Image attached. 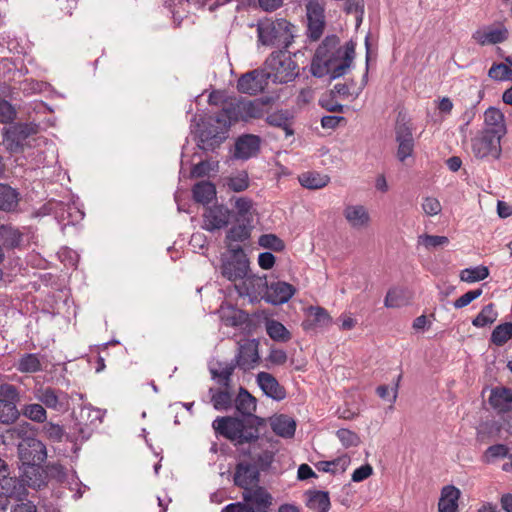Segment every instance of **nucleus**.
<instances>
[{
  "label": "nucleus",
  "mask_w": 512,
  "mask_h": 512,
  "mask_svg": "<svg viewBox=\"0 0 512 512\" xmlns=\"http://www.w3.org/2000/svg\"><path fill=\"white\" fill-rule=\"evenodd\" d=\"M354 57L355 43L349 41L341 48L337 36H328L316 49L310 70L318 78L328 74L333 79L339 78L351 66Z\"/></svg>",
  "instance_id": "f257e3e1"
},
{
  "label": "nucleus",
  "mask_w": 512,
  "mask_h": 512,
  "mask_svg": "<svg viewBox=\"0 0 512 512\" xmlns=\"http://www.w3.org/2000/svg\"><path fill=\"white\" fill-rule=\"evenodd\" d=\"M262 116L263 104L261 102L229 97L224 101L221 111L217 113L214 120L221 131H227L233 123L259 119Z\"/></svg>",
  "instance_id": "f03ea898"
},
{
  "label": "nucleus",
  "mask_w": 512,
  "mask_h": 512,
  "mask_svg": "<svg viewBox=\"0 0 512 512\" xmlns=\"http://www.w3.org/2000/svg\"><path fill=\"white\" fill-rule=\"evenodd\" d=\"M292 25L286 19H265L257 25L258 41L265 46H280L285 48L293 37Z\"/></svg>",
  "instance_id": "7ed1b4c3"
},
{
  "label": "nucleus",
  "mask_w": 512,
  "mask_h": 512,
  "mask_svg": "<svg viewBox=\"0 0 512 512\" xmlns=\"http://www.w3.org/2000/svg\"><path fill=\"white\" fill-rule=\"evenodd\" d=\"M265 70L274 83H288L298 75V64L287 50L271 53L265 61Z\"/></svg>",
  "instance_id": "20e7f679"
},
{
  "label": "nucleus",
  "mask_w": 512,
  "mask_h": 512,
  "mask_svg": "<svg viewBox=\"0 0 512 512\" xmlns=\"http://www.w3.org/2000/svg\"><path fill=\"white\" fill-rule=\"evenodd\" d=\"M40 125L35 122L10 123V126L2 130L3 140L6 149L10 153H22L25 147V141L32 135L39 132Z\"/></svg>",
  "instance_id": "39448f33"
},
{
  "label": "nucleus",
  "mask_w": 512,
  "mask_h": 512,
  "mask_svg": "<svg viewBox=\"0 0 512 512\" xmlns=\"http://www.w3.org/2000/svg\"><path fill=\"white\" fill-rule=\"evenodd\" d=\"M250 444V458L259 471H267L272 463L276 453L279 450V441L269 437H259L254 435Z\"/></svg>",
  "instance_id": "423d86ee"
},
{
  "label": "nucleus",
  "mask_w": 512,
  "mask_h": 512,
  "mask_svg": "<svg viewBox=\"0 0 512 512\" xmlns=\"http://www.w3.org/2000/svg\"><path fill=\"white\" fill-rule=\"evenodd\" d=\"M501 138L493 132L480 130L471 137V153L480 160L498 159L502 152Z\"/></svg>",
  "instance_id": "0eeeda50"
},
{
  "label": "nucleus",
  "mask_w": 512,
  "mask_h": 512,
  "mask_svg": "<svg viewBox=\"0 0 512 512\" xmlns=\"http://www.w3.org/2000/svg\"><path fill=\"white\" fill-rule=\"evenodd\" d=\"M212 426L217 434L236 445L250 443L254 439L253 431H247L244 422L235 417H218L213 421Z\"/></svg>",
  "instance_id": "6e6552de"
},
{
  "label": "nucleus",
  "mask_w": 512,
  "mask_h": 512,
  "mask_svg": "<svg viewBox=\"0 0 512 512\" xmlns=\"http://www.w3.org/2000/svg\"><path fill=\"white\" fill-rule=\"evenodd\" d=\"M18 401L19 393L14 385H0V423L8 425L18 419L20 415L16 407Z\"/></svg>",
  "instance_id": "1a4fd4ad"
},
{
  "label": "nucleus",
  "mask_w": 512,
  "mask_h": 512,
  "mask_svg": "<svg viewBox=\"0 0 512 512\" xmlns=\"http://www.w3.org/2000/svg\"><path fill=\"white\" fill-rule=\"evenodd\" d=\"M232 258L221 267L223 277L230 281L243 280L249 271V262L241 246L229 245Z\"/></svg>",
  "instance_id": "9d476101"
},
{
  "label": "nucleus",
  "mask_w": 512,
  "mask_h": 512,
  "mask_svg": "<svg viewBox=\"0 0 512 512\" xmlns=\"http://www.w3.org/2000/svg\"><path fill=\"white\" fill-rule=\"evenodd\" d=\"M19 455L24 464L41 466L47 459L46 445L39 439L28 438L19 445Z\"/></svg>",
  "instance_id": "9b49d317"
},
{
  "label": "nucleus",
  "mask_w": 512,
  "mask_h": 512,
  "mask_svg": "<svg viewBox=\"0 0 512 512\" xmlns=\"http://www.w3.org/2000/svg\"><path fill=\"white\" fill-rule=\"evenodd\" d=\"M269 75L265 69H255L243 74L237 81L239 92L256 95L268 85Z\"/></svg>",
  "instance_id": "f8f14e48"
},
{
  "label": "nucleus",
  "mask_w": 512,
  "mask_h": 512,
  "mask_svg": "<svg viewBox=\"0 0 512 512\" xmlns=\"http://www.w3.org/2000/svg\"><path fill=\"white\" fill-rule=\"evenodd\" d=\"M268 281L266 276L246 275L236 286L241 296H248L251 301L265 300Z\"/></svg>",
  "instance_id": "ddd939ff"
},
{
  "label": "nucleus",
  "mask_w": 512,
  "mask_h": 512,
  "mask_svg": "<svg viewBox=\"0 0 512 512\" xmlns=\"http://www.w3.org/2000/svg\"><path fill=\"white\" fill-rule=\"evenodd\" d=\"M35 398L49 409L64 411L69 405L66 392L52 387H40L35 391Z\"/></svg>",
  "instance_id": "4468645a"
},
{
  "label": "nucleus",
  "mask_w": 512,
  "mask_h": 512,
  "mask_svg": "<svg viewBox=\"0 0 512 512\" xmlns=\"http://www.w3.org/2000/svg\"><path fill=\"white\" fill-rule=\"evenodd\" d=\"M259 343L255 339L247 340L240 344L235 357L236 366L243 371L254 369L260 362Z\"/></svg>",
  "instance_id": "2eb2a0df"
},
{
  "label": "nucleus",
  "mask_w": 512,
  "mask_h": 512,
  "mask_svg": "<svg viewBox=\"0 0 512 512\" xmlns=\"http://www.w3.org/2000/svg\"><path fill=\"white\" fill-rule=\"evenodd\" d=\"M308 20V36L311 40H318L325 28L324 8L317 1H309L306 5Z\"/></svg>",
  "instance_id": "dca6fc26"
},
{
  "label": "nucleus",
  "mask_w": 512,
  "mask_h": 512,
  "mask_svg": "<svg viewBox=\"0 0 512 512\" xmlns=\"http://www.w3.org/2000/svg\"><path fill=\"white\" fill-rule=\"evenodd\" d=\"M508 37L509 31L502 24L487 26L472 34V39L481 46L503 43Z\"/></svg>",
  "instance_id": "f3484780"
},
{
  "label": "nucleus",
  "mask_w": 512,
  "mask_h": 512,
  "mask_svg": "<svg viewBox=\"0 0 512 512\" xmlns=\"http://www.w3.org/2000/svg\"><path fill=\"white\" fill-rule=\"evenodd\" d=\"M296 288L285 281L268 283L265 301L273 305L288 302L295 294Z\"/></svg>",
  "instance_id": "a211bd4d"
},
{
  "label": "nucleus",
  "mask_w": 512,
  "mask_h": 512,
  "mask_svg": "<svg viewBox=\"0 0 512 512\" xmlns=\"http://www.w3.org/2000/svg\"><path fill=\"white\" fill-rule=\"evenodd\" d=\"M259 470L248 462H240L234 472V483L244 490L256 486L259 483Z\"/></svg>",
  "instance_id": "6ab92c4d"
},
{
  "label": "nucleus",
  "mask_w": 512,
  "mask_h": 512,
  "mask_svg": "<svg viewBox=\"0 0 512 512\" xmlns=\"http://www.w3.org/2000/svg\"><path fill=\"white\" fill-rule=\"evenodd\" d=\"M231 212L223 205H215L206 209L204 217V228L208 231L224 228L228 225Z\"/></svg>",
  "instance_id": "aec40b11"
},
{
  "label": "nucleus",
  "mask_w": 512,
  "mask_h": 512,
  "mask_svg": "<svg viewBox=\"0 0 512 512\" xmlns=\"http://www.w3.org/2000/svg\"><path fill=\"white\" fill-rule=\"evenodd\" d=\"M256 381L263 393L273 400L281 401L286 397V389L268 372H259Z\"/></svg>",
  "instance_id": "412c9836"
},
{
  "label": "nucleus",
  "mask_w": 512,
  "mask_h": 512,
  "mask_svg": "<svg viewBox=\"0 0 512 512\" xmlns=\"http://www.w3.org/2000/svg\"><path fill=\"white\" fill-rule=\"evenodd\" d=\"M243 500L255 509V512L264 511L271 505L272 497L265 488L258 486L244 490Z\"/></svg>",
  "instance_id": "4be33fe9"
},
{
  "label": "nucleus",
  "mask_w": 512,
  "mask_h": 512,
  "mask_svg": "<svg viewBox=\"0 0 512 512\" xmlns=\"http://www.w3.org/2000/svg\"><path fill=\"white\" fill-rule=\"evenodd\" d=\"M260 149V138L247 134L239 137L235 143L234 156L237 159L247 160L255 156Z\"/></svg>",
  "instance_id": "5701e85b"
},
{
  "label": "nucleus",
  "mask_w": 512,
  "mask_h": 512,
  "mask_svg": "<svg viewBox=\"0 0 512 512\" xmlns=\"http://www.w3.org/2000/svg\"><path fill=\"white\" fill-rule=\"evenodd\" d=\"M0 239L2 251L5 249H21L24 246V233L11 224H2L0 226Z\"/></svg>",
  "instance_id": "b1692460"
},
{
  "label": "nucleus",
  "mask_w": 512,
  "mask_h": 512,
  "mask_svg": "<svg viewBox=\"0 0 512 512\" xmlns=\"http://www.w3.org/2000/svg\"><path fill=\"white\" fill-rule=\"evenodd\" d=\"M21 195L19 191L9 184L0 183V211L6 213H19Z\"/></svg>",
  "instance_id": "393cba45"
},
{
  "label": "nucleus",
  "mask_w": 512,
  "mask_h": 512,
  "mask_svg": "<svg viewBox=\"0 0 512 512\" xmlns=\"http://www.w3.org/2000/svg\"><path fill=\"white\" fill-rule=\"evenodd\" d=\"M369 60V55L367 54V61ZM368 77V63L366 64V72L363 76L362 82L360 85H357L353 80L346 83H337L334 85V88L331 90V94H335L341 99L345 100L348 98L356 99L363 88L367 83Z\"/></svg>",
  "instance_id": "a878e982"
},
{
  "label": "nucleus",
  "mask_w": 512,
  "mask_h": 512,
  "mask_svg": "<svg viewBox=\"0 0 512 512\" xmlns=\"http://www.w3.org/2000/svg\"><path fill=\"white\" fill-rule=\"evenodd\" d=\"M343 215L349 225L354 229H362L369 225L370 215L363 205H348Z\"/></svg>",
  "instance_id": "bb28decb"
},
{
  "label": "nucleus",
  "mask_w": 512,
  "mask_h": 512,
  "mask_svg": "<svg viewBox=\"0 0 512 512\" xmlns=\"http://www.w3.org/2000/svg\"><path fill=\"white\" fill-rule=\"evenodd\" d=\"M484 123L486 125L484 131H490L502 137L506 134L504 115L499 109L489 107L484 113Z\"/></svg>",
  "instance_id": "cd10ccee"
},
{
  "label": "nucleus",
  "mask_w": 512,
  "mask_h": 512,
  "mask_svg": "<svg viewBox=\"0 0 512 512\" xmlns=\"http://www.w3.org/2000/svg\"><path fill=\"white\" fill-rule=\"evenodd\" d=\"M489 404L499 412H506L512 408V389L495 387L491 390Z\"/></svg>",
  "instance_id": "c85d7f7f"
},
{
  "label": "nucleus",
  "mask_w": 512,
  "mask_h": 512,
  "mask_svg": "<svg viewBox=\"0 0 512 512\" xmlns=\"http://www.w3.org/2000/svg\"><path fill=\"white\" fill-rule=\"evenodd\" d=\"M460 490L453 485L444 486L438 502L439 512H457Z\"/></svg>",
  "instance_id": "c756f323"
},
{
  "label": "nucleus",
  "mask_w": 512,
  "mask_h": 512,
  "mask_svg": "<svg viewBox=\"0 0 512 512\" xmlns=\"http://www.w3.org/2000/svg\"><path fill=\"white\" fill-rule=\"evenodd\" d=\"M1 488L5 495H2L7 500L9 497H14L21 500L26 495L25 482L16 477H8L6 474L0 478Z\"/></svg>",
  "instance_id": "7c9ffc66"
},
{
  "label": "nucleus",
  "mask_w": 512,
  "mask_h": 512,
  "mask_svg": "<svg viewBox=\"0 0 512 512\" xmlns=\"http://www.w3.org/2000/svg\"><path fill=\"white\" fill-rule=\"evenodd\" d=\"M236 410L243 416H252L256 411L257 401L245 388L239 389L234 400Z\"/></svg>",
  "instance_id": "2f4dec72"
},
{
  "label": "nucleus",
  "mask_w": 512,
  "mask_h": 512,
  "mask_svg": "<svg viewBox=\"0 0 512 512\" xmlns=\"http://www.w3.org/2000/svg\"><path fill=\"white\" fill-rule=\"evenodd\" d=\"M273 432L283 438H292L296 430V422L287 415L276 416L271 421Z\"/></svg>",
  "instance_id": "473e14b6"
},
{
  "label": "nucleus",
  "mask_w": 512,
  "mask_h": 512,
  "mask_svg": "<svg viewBox=\"0 0 512 512\" xmlns=\"http://www.w3.org/2000/svg\"><path fill=\"white\" fill-rule=\"evenodd\" d=\"M192 194L197 203L208 204L216 197V187L210 181H200L193 186Z\"/></svg>",
  "instance_id": "72a5a7b5"
},
{
  "label": "nucleus",
  "mask_w": 512,
  "mask_h": 512,
  "mask_svg": "<svg viewBox=\"0 0 512 512\" xmlns=\"http://www.w3.org/2000/svg\"><path fill=\"white\" fill-rule=\"evenodd\" d=\"M306 505L314 512H328L330 509V498L328 492L309 491Z\"/></svg>",
  "instance_id": "f704fd0d"
},
{
  "label": "nucleus",
  "mask_w": 512,
  "mask_h": 512,
  "mask_svg": "<svg viewBox=\"0 0 512 512\" xmlns=\"http://www.w3.org/2000/svg\"><path fill=\"white\" fill-rule=\"evenodd\" d=\"M410 302V296L408 292L403 288H391L388 290L384 305L387 308H400L406 306Z\"/></svg>",
  "instance_id": "c9c22d12"
},
{
  "label": "nucleus",
  "mask_w": 512,
  "mask_h": 512,
  "mask_svg": "<svg viewBox=\"0 0 512 512\" xmlns=\"http://www.w3.org/2000/svg\"><path fill=\"white\" fill-rule=\"evenodd\" d=\"M506 63H493L488 76L495 81L512 80V56L505 58Z\"/></svg>",
  "instance_id": "e433bc0d"
},
{
  "label": "nucleus",
  "mask_w": 512,
  "mask_h": 512,
  "mask_svg": "<svg viewBox=\"0 0 512 512\" xmlns=\"http://www.w3.org/2000/svg\"><path fill=\"white\" fill-rule=\"evenodd\" d=\"M329 176L318 172H306L299 176L300 184L307 189H321L328 185Z\"/></svg>",
  "instance_id": "4c0bfd02"
},
{
  "label": "nucleus",
  "mask_w": 512,
  "mask_h": 512,
  "mask_svg": "<svg viewBox=\"0 0 512 512\" xmlns=\"http://www.w3.org/2000/svg\"><path fill=\"white\" fill-rule=\"evenodd\" d=\"M309 313L313 317L311 322H304L303 327L304 329L309 328H317V327H327L331 324L332 318L330 317L329 313L326 309L322 307H310Z\"/></svg>",
  "instance_id": "58836bf2"
},
{
  "label": "nucleus",
  "mask_w": 512,
  "mask_h": 512,
  "mask_svg": "<svg viewBox=\"0 0 512 512\" xmlns=\"http://www.w3.org/2000/svg\"><path fill=\"white\" fill-rule=\"evenodd\" d=\"M266 332L269 337L277 342H288L291 339L289 330L279 321L270 319L265 323Z\"/></svg>",
  "instance_id": "ea45409f"
},
{
  "label": "nucleus",
  "mask_w": 512,
  "mask_h": 512,
  "mask_svg": "<svg viewBox=\"0 0 512 512\" xmlns=\"http://www.w3.org/2000/svg\"><path fill=\"white\" fill-rule=\"evenodd\" d=\"M350 462V457L347 454H344L331 461H320L316 467L319 471L335 474L338 472H344L349 466Z\"/></svg>",
  "instance_id": "a19ab883"
},
{
  "label": "nucleus",
  "mask_w": 512,
  "mask_h": 512,
  "mask_svg": "<svg viewBox=\"0 0 512 512\" xmlns=\"http://www.w3.org/2000/svg\"><path fill=\"white\" fill-rule=\"evenodd\" d=\"M250 185L248 173L240 171L237 174L230 175L224 178V186L233 192H243Z\"/></svg>",
  "instance_id": "79ce46f5"
},
{
  "label": "nucleus",
  "mask_w": 512,
  "mask_h": 512,
  "mask_svg": "<svg viewBox=\"0 0 512 512\" xmlns=\"http://www.w3.org/2000/svg\"><path fill=\"white\" fill-rule=\"evenodd\" d=\"M44 471L41 466H29L25 470L24 479L25 485L33 488L40 489L46 485Z\"/></svg>",
  "instance_id": "37998d69"
},
{
  "label": "nucleus",
  "mask_w": 512,
  "mask_h": 512,
  "mask_svg": "<svg viewBox=\"0 0 512 512\" xmlns=\"http://www.w3.org/2000/svg\"><path fill=\"white\" fill-rule=\"evenodd\" d=\"M17 370L22 373H36L42 370L40 359L35 353L22 355L17 364Z\"/></svg>",
  "instance_id": "c03bdc74"
},
{
  "label": "nucleus",
  "mask_w": 512,
  "mask_h": 512,
  "mask_svg": "<svg viewBox=\"0 0 512 512\" xmlns=\"http://www.w3.org/2000/svg\"><path fill=\"white\" fill-rule=\"evenodd\" d=\"M497 317L498 313L495 310L494 304L490 303L485 305L472 320V325L477 328H483L494 323Z\"/></svg>",
  "instance_id": "a18cd8bd"
},
{
  "label": "nucleus",
  "mask_w": 512,
  "mask_h": 512,
  "mask_svg": "<svg viewBox=\"0 0 512 512\" xmlns=\"http://www.w3.org/2000/svg\"><path fill=\"white\" fill-rule=\"evenodd\" d=\"M512 338V323L497 325L491 333L490 341L496 346L505 345Z\"/></svg>",
  "instance_id": "49530a36"
},
{
  "label": "nucleus",
  "mask_w": 512,
  "mask_h": 512,
  "mask_svg": "<svg viewBox=\"0 0 512 512\" xmlns=\"http://www.w3.org/2000/svg\"><path fill=\"white\" fill-rule=\"evenodd\" d=\"M489 276V269L486 266H476L473 268H466L460 272V279L463 282L474 283L482 281Z\"/></svg>",
  "instance_id": "de8ad7c7"
},
{
  "label": "nucleus",
  "mask_w": 512,
  "mask_h": 512,
  "mask_svg": "<svg viewBox=\"0 0 512 512\" xmlns=\"http://www.w3.org/2000/svg\"><path fill=\"white\" fill-rule=\"evenodd\" d=\"M21 411L22 414L31 421L37 423H43L46 421L47 412L41 404L33 403L24 405Z\"/></svg>",
  "instance_id": "09e8293b"
},
{
  "label": "nucleus",
  "mask_w": 512,
  "mask_h": 512,
  "mask_svg": "<svg viewBox=\"0 0 512 512\" xmlns=\"http://www.w3.org/2000/svg\"><path fill=\"white\" fill-rule=\"evenodd\" d=\"M250 237V231L245 225H236L231 227L226 235V244L234 246L233 242H244Z\"/></svg>",
  "instance_id": "8fccbe9b"
},
{
  "label": "nucleus",
  "mask_w": 512,
  "mask_h": 512,
  "mask_svg": "<svg viewBox=\"0 0 512 512\" xmlns=\"http://www.w3.org/2000/svg\"><path fill=\"white\" fill-rule=\"evenodd\" d=\"M211 402L216 410H228L232 407V395L226 390H218L212 394Z\"/></svg>",
  "instance_id": "3c124183"
},
{
  "label": "nucleus",
  "mask_w": 512,
  "mask_h": 512,
  "mask_svg": "<svg viewBox=\"0 0 512 512\" xmlns=\"http://www.w3.org/2000/svg\"><path fill=\"white\" fill-rule=\"evenodd\" d=\"M92 435V429L87 424L76 423L72 431L66 435V439L71 442L80 440L84 442L88 440Z\"/></svg>",
  "instance_id": "603ef678"
},
{
  "label": "nucleus",
  "mask_w": 512,
  "mask_h": 512,
  "mask_svg": "<svg viewBox=\"0 0 512 512\" xmlns=\"http://www.w3.org/2000/svg\"><path fill=\"white\" fill-rule=\"evenodd\" d=\"M509 448L504 444H495L489 446L483 454V460L486 463L493 462L508 456Z\"/></svg>",
  "instance_id": "864d4df0"
},
{
  "label": "nucleus",
  "mask_w": 512,
  "mask_h": 512,
  "mask_svg": "<svg viewBox=\"0 0 512 512\" xmlns=\"http://www.w3.org/2000/svg\"><path fill=\"white\" fill-rule=\"evenodd\" d=\"M259 245L263 248L281 252L285 248V243L275 234H263L259 238Z\"/></svg>",
  "instance_id": "5fc2aeb1"
},
{
  "label": "nucleus",
  "mask_w": 512,
  "mask_h": 512,
  "mask_svg": "<svg viewBox=\"0 0 512 512\" xmlns=\"http://www.w3.org/2000/svg\"><path fill=\"white\" fill-rule=\"evenodd\" d=\"M267 122L274 127L281 128L285 131L286 136L293 135L294 131L291 128L288 117L284 113H274L267 117Z\"/></svg>",
  "instance_id": "6e6d98bb"
},
{
  "label": "nucleus",
  "mask_w": 512,
  "mask_h": 512,
  "mask_svg": "<svg viewBox=\"0 0 512 512\" xmlns=\"http://www.w3.org/2000/svg\"><path fill=\"white\" fill-rule=\"evenodd\" d=\"M236 364L228 363L225 366L221 367L220 370L213 369L211 370L213 378H218L219 384L228 388L231 382V376L235 370Z\"/></svg>",
  "instance_id": "4d7b16f0"
},
{
  "label": "nucleus",
  "mask_w": 512,
  "mask_h": 512,
  "mask_svg": "<svg viewBox=\"0 0 512 512\" xmlns=\"http://www.w3.org/2000/svg\"><path fill=\"white\" fill-rule=\"evenodd\" d=\"M43 432L46 437L53 442H61L67 435L61 425L53 422H46L43 426Z\"/></svg>",
  "instance_id": "13d9d810"
},
{
  "label": "nucleus",
  "mask_w": 512,
  "mask_h": 512,
  "mask_svg": "<svg viewBox=\"0 0 512 512\" xmlns=\"http://www.w3.org/2000/svg\"><path fill=\"white\" fill-rule=\"evenodd\" d=\"M336 436L339 439V441L342 443V445L346 448L349 447H355L360 444V437L357 435V433L349 430V429H339L336 432Z\"/></svg>",
  "instance_id": "bf43d9fd"
},
{
  "label": "nucleus",
  "mask_w": 512,
  "mask_h": 512,
  "mask_svg": "<svg viewBox=\"0 0 512 512\" xmlns=\"http://www.w3.org/2000/svg\"><path fill=\"white\" fill-rule=\"evenodd\" d=\"M17 117V112L14 106L7 100L0 99V123L10 124Z\"/></svg>",
  "instance_id": "052dcab7"
},
{
  "label": "nucleus",
  "mask_w": 512,
  "mask_h": 512,
  "mask_svg": "<svg viewBox=\"0 0 512 512\" xmlns=\"http://www.w3.org/2000/svg\"><path fill=\"white\" fill-rule=\"evenodd\" d=\"M419 243L425 246V248H435L438 246H444L449 243V239L446 236L429 235L424 234L419 236Z\"/></svg>",
  "instance_id": "680f3d73"
},
{
  "label": "nucleus",
  "mask_w": 512,
  "mask_h": 512,
  "mask_svg": "<svg viewBox=\"0 0 512 512\" xmlns=\"http://www.w3.org/2000/svg\"><path fill=\"white\" fill-rule=\"evenodd\" d=\"M395 132L397 142L414 141L411 125L407 122L397 121Z\"/></svg>",
  "instance_id": "e2e57ef3"
},
{
  "label": "nucleus",
  "mask_w": 512,
  "mask_h": 512,
  "mask_svg": "<svg viewBox=\"0 0 512 512\" xmlns=\"http://www.w3.org/2000/svg\"><path fill=\"white\" fill-rule=\"evenodd\" d=\"M421 206L424 213L428 216L438 215L442 210L440 201L435 197L428 196L423 198Z\"/></svg>",
  "instance_id": "0e129e2a"
},
{
  "label": "nucleus",
  "mask_w": 512,
  "mask_h": 512,
  "mask_svg": "<svg viewBox=\"0 0 512 512\" xmlns=\"http://www.w3.org/2000/svg\"><path fill=\"white\" fill-rule=\"evenodd\" d=\"M483 291L481 288L470 290L460 296L458 299L454 301V307L456 309H461L469 305L472 301L479 298L482 295Z\"/></svg>",
  "instance_id": "69168bd1"
},
{
  "label": "nucleus",
  "mask_w": 512,
  "mask_h": 512,
  "mask_svg": "<svg viewBox=\"0 0 512 512\" xmlns=\"http://www.w3.org/2000/svg\"><path fill=\"white\" fill-rule=\"evenodd\" d=\"M45 473L47 476L63 482L66 479V469L60 463H49L46 466Z\"/></svg>",
  "instance_id": "338daca9"
},
{
  "label": "nucleus",
  "mask_w": 512,
  "mask_h": 512,
  "mask_svg": "<svg viewBox=\"0 0 512 512\" xmlns=\"http://www.w3.org/2000/svg\"><path fill=\"white\" fill-rule=\"evenodd\" d=\"M252 206V200L247 197H239L235 199L234 207L238 215L243 218L250 213Z\"/></svg>",
  "instance_id": "774afa93"
}]
</instances>
